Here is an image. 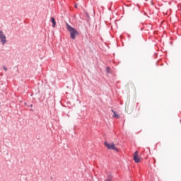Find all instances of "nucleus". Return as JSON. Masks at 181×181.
Instances as JSON below:
<instances>
[{"label":"nucleus","mask_w":181,"mask_h":181,"mask_svg":"<svg viewBox=\"0 0 181 181\" xmlns=\"http://www.w3.org/2000/svg\"><path fill=\"white\" fill-rule=\"evenodd\" d=\"M50 21L52 23V28H56V20L54 19V17H51Z\"/></svg>","instance_id":"5"},{"label":"nucleus","mask_w":181,"mask_h":181,"mask_svg":"<svg viewBox=\"0 0 181 181\" xmlns=\"http://www.w3.org/2000/svg\"><path fill=\"white\" fill-rule=\"evenodd\" d=\"M150 29H152V25H150Z\"/></svg>","instance_id":"12"},{"label":"nucleus","mask_w":181,"mask_h":181,"mask_svg":"<svg viewBox=\"0 0 181 181\" xmlns=\"http://www.w3.org/2000/svg\"><path fill=\"white\" fill-rule=\"evenodd\" d=\"M133 158L136 163H139V162H141V158L138 156V151L134 152Z\"/></svg>","instance_id":"4"},{"label":"nucleus","mask_w":181,"mask_h":181,"mask_svg":"<svg viewBox=\"0 0 181 181\" xmlns=\"http://www.w3.org/2000/svg\"><path fill=\"white\" fill-rule=\"evenodd\" d=\"M104 144H105V146L107 148V149H112L113 151H115L116 152L119 151V149L115 146V144L114 143L110 144V143L105 141Z\"/></svg>","instance_id":"2"},{"label":"nucleus","mask_w":181,"mask_h":181,"mask_svg":"<svg viewBox=\"0 0 181 181\" xmlns=\"http://www.w3.org/2000/svg\"><path fill=\"white\" fill-rule=\"evenodd\" d=\"M4 70H5V71H8V68H6V66H4Z\"/></svg>","instance_id":"9"},{"label":"nucleus","mask_w":181,"mask_h":181,"mask_svg":"<svg viewBox=\"0 0 181 181\" xmlns=\"http://www.w3.org/2000/svg\"><path fill=\"white\" fill-rule=\"evenodd\" d=\"M0 42L3 46L6 43V35L4 33V31L0 30Z\"/></svg>","instance_id":"3"},{"label":"nucleus","mask_w":181,"mask_h":181,"mask_svg":"<svg viewBox=\"0 0 181 181\" xmlns=\"http://www.w3.org/2000/svg\"><path fill=\"white\" fill-rule=\"evenodd\" d=\"M29 107H30L32 108V107H33V105H30Z\"/></svg>","instance_id":"10"},{"label":"nucleus","mask_w":181,"mask_h":181,"mask_svg":"<svg viewBox=\"0 0 181 181\" xmlns=\"http://www.w3.org/2000/svg\"><path fill=\"white\" fill-rule=\"evenodd\" d=\"M66 29L70 33V37L73 40H76V36H78L80 35V33L76 30V28L71 27V25H69V23H66Z\"/></svg>","instance_id":"1"},{"label":"nucleus","mask_w":181,"mask_h":181,"mask_svg":"<svg viewBox=\"0 0 181 181\" xmlns=\"http://www.w3.org/2000/svg\"><path fill=\"white\" fill-rule=\"evenodd\" d=\"M112 112H113V118H119V115L117 114L115 111L113 110V109L111 110Z\"/></svg>","instance_id":"6"},{"label":"nucleus","mask_w":181,"mask_h":181,"mask_svg":"<svg viewBox=\"0 0 181 181\" xmlns=\"http://www.w3.org/2000/svg\"><path fill=\"white\" fill-rule=\"evenodd\" d=\"M106 73H107V74H111V68H110V66H107V67L106 68Z\"/></svg>","instance_id":"7"},{"label":"nucleus","mask_w":181,"mask_h":181,"mask_svg":"<svg viewBox=\"0 0 181 181\" xmlns=\"http://www.w3.org/2000/svg\"><path fill=\"white\" fill-rule=\"evenodd\" d=\"M142 155H144L145 159L148 158V152H146L145 150L142 152Z\"/></svg>","instance_id":"8"},{"label":"nucleus","mask_w":181,"mask_h":181,"mask_svg":"<svg viewBox=\"0 0 181 181\" xmlns=\"http://www.w3.org/2000/svg\"><path fill=\"white\" fill-rule=\"evenodd\" d=\"M75 8H77V4H75Z\"/></svg>","instance_id":"11"}]
</instances>
